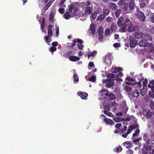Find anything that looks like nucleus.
Here are the masks:
<instances>
[{
    "instance_id": "nucleus-1",
    "label": "nucleus",
    "mask_w": 154,
    "mask_h": 154,
    "mask_svg": "<svg viewBox=\"0 0 154 154\" xmlns=\"http://www.w3.org/2000/svg\"><path fill=\"white\" fill-rule=\"evenodd\" d=\"M128 27L127 30L130 32L136 31L138 28L137 26H133L132 22L128 18H126L124 20V22L120 26V30L122 32H125L127 27Z\"/></svg>"
},
{
    "instance_id": "nucleus-2",
    "label": "nucleus",
    "mask_w": 154,
    "mask_h": 154,
    "mask_svg": "<svg viewBox=\"0 0 154 154\" xmlns=\"http://www.w3.org/2000/svg\"><path fill=\"white\" fill-rule=\"evenodd\" d=\"M78 11V8L72 4H71L69 6V12H66L64 16V18L68 20L71 17L76 16L77 15V12Z\"/></svg>"
},
{
    "instance_id": "nucleus-3",
    "label": "nucleus",
    "mask_w": 154,
    "mask_h": 154,
    "mask_svg": "<svg viewBox=\"0 0 154 154\" xmlns=\"http://www.w3.org/2000/svg\"><path fill=\"white\" fill-rule=\"evenodd\" d=\"M84 5L85 8V14L86 15L91 14L93 10V4L89 1L88 0L85 3Z\"/></svg>"
},
{
    "instance_id": "nucleus-4",
    "label": "nucleus",
    "mask_w": 154,
    "mask_h": 154,
    "mask_svg": "<svg viewBox=\"0 0 154 154\" xmlns=\"http://www.w3.org/2000/svg\"><path fill=\"white\" fill-rule=\"evenodd\" d=\"M135 15L137 16L140 20L141 22H143L146 20V17L144 13L138 10Z\"/></svg>"
},
{
    "instance_id": "nucleus-5",
    "label": "nucleus",
    "mask_w": 154,
    "mask_h": 154,
    "mask_svg": "<svg viewBox=\"0 0 154 154\" xmlns=\"http://www.w3.org/2000/svg\"><path fill=\"white\" fill-rule=\"evenodd\" d=\"M103 82L104 83H106L105 87L108 88H110L114 85V82L112 81V79H103Z\"/></svg>"
},
{
    "instance_id": "nucleus-6",
    "label": "nucleus",
    "mask_w": 154,
    "mask_h": 154,
    "mask_svg": "<svg viewBox=\"0 0 154 154\" xmlns=\"http://www.w3.org/2000/svg\"><path fill=\"white\" fill-rule=\"evenodd\" d=\"M147 48H146V51L149 53H152L154 54V47L152 44L149 43L148 44Z\"/></svg>"
},
{
    "instance_id": "nucleus-7",
    "label": "nucleus",
    "mask_w": 154,
    "mask_h": 154,
    "mask_svg": "<svg viewBox=\"0 0 154 154\" xmlns=\"http://www.w3.org/2000/svg\"><path fill=\"white\" fill-rule=\"evenodd\" d=\"M127 128V127L126 125L124 126L122 129H120V130H117V129H116L115 131H114V133L118 134L120 133V134H123V133L125 132Z\"/></svg>"
},
{
    "instance_id": "nucleus-8",
    "label": "nucleus",
    "mask_w": 154,
    "mask_h": 154,
    "mask_svg": "<svg viewBox=\"0 0 154 154\" xmlns=\"http://www.w3.org/2000/svg\"><path fill=\"white\" fill-rule=\"evenodd\" d=\"M134 39H135L134 38ZM129 40H130L129 42L130 47V48H134L137 44V41L134 39V40H132L131 38L130 37Z\"/></svg>"
},
{
    "instance_id": "nucleus-9",
    "label": "nucleus",
    "mask_w": 154,
    "mask_h": 154,
    "mask_svg": "<svg viewBox=\"0 0 154 154\" xmlns=\"http://www.w3.org/2000/svg\"><path fill=\"white\" fill-rule=\"evenodd\" d=\"M109 8L113 10H115L117 9L118 7L116 4L114 2L109 3L108 5Z\"/></svg>"
},
{
    "instance_id": "nucleus-10",
    "label": "nucleus",
    "mask_w": 154,
    "mask_h": 154,
    "mask_svg": "<svg viewBox=\"0 0 154 154\" xmlns=\"http://www.w3.org/2000/svg\"><path fill=\"white\" fill-rule=\"evenodd\" d=\"M106 91H107V92L106 93L105 95L107 97L109 98V99L110 100H114L116 98L115 96L113 94L109 93V91L107 90H106Z\"/></svg>"
},
{
    "instance_id": "nucleus-11",
    "label": "nucleus",
    "mask_w": 154,
    "mask_h": 154,
    "mask_svg": "<svg viewBox=\"0 0 154 154\" xmlns=\"http://www.w3.org/2000/svg\"><path fill=\"white\" fill-rule=\"evenodd\" d=\"M53 27V26L51 25H49L48 26V34L49 37H51L53 36V33L52 29H51Z\"/></svg>"
},
{
    "instance_id": "nucleus-12",
    "label": "nucleus",
    "mask_w": 154,
    "mask_h": 154,
    "mask_svg": "<svg viewBox=\"0 0 154 154\" xmlns=\"http://www.w3.org/2000/svg\"><path fill=\"white\" fill-rule=\"evenodd\" d=\"M132 129L131 127L130 126L128 127L127 131L124 133H123V134L122 135V137L124 138H126L128 136V135L132 131Z\"/></svg>"
},
{
    "instance_id": "nucleus-13",
    "label": "nucleus",
    "mask_w": 154,
    "mask_h": 154,
    "mask_svg": "<svg viewBox=\"0 0 154 154\" xmlns=\"http://www.w3.org/2000/svg\"><path fill=\"white\" fill-rule=\"evenodd\" d=\"M78 94H79L80 96L82 99L85 100L87 99V97L88 96V94L87 93L84 92H80V93L79 92H78Z\"/></svg>"
},
{
    "instance_id": "nucleus-14",
    "label": "nucleus",
    "mask_w": 154,
    "mask_h": 154,
    "mask_svg": "<svg viewBox=\"0 0 154 154\" xmlns=\"http://www.w3.org/2000/svg\"><path fill=\"white\" fill-rule=\"evenodd\" d=\"M143 112H146V114L145 115V116L147 118H149L152 117L153 113L151 111L150 109L147 110L145 109L143 111Z\"/></svg>"
},
{
    "instance_id": "nucleus-15",
    "label": "nucleus",
    "mask_w": 154,
    "mask_h": 154,
    "mask_svg": "<svg viewBox=\"0 0 154 154\" xmlns=\"http://www.w3.org/2000/svg\"><path fill=\"white\" fill-rule=\"evenodd\" d=\"M143 39L146 42L148 41H152V37L149 34H146L143 37Z\"/></svg>"
},
{
    "instance_id": "nucleus-16",
    "label": "nucleus",
    "mask_w": 154,
    "mask_h": 154,
    "mask_svg": "<svg viewBox=\"0 0 154 154\" xmlns=\"http://www.w3.org/2000/svg\"><path fill=\"white\" fill-rule=\"evenodd\" d=\"M148 44L149 43L146 42L143 39L141 40L139 42L138 45L140 47H145L147 46Z\"/></svg>"
},
{
    "instance_id": "nucleus-17",
    "label": "nucleus",
    "mask_w": 154,
    "mask_h": 154,
    "mask_svg": "<svg viewBox=\"0 0 154 154\" xmlns=\"http://www.w3.org/2000/svg\"><path fill=\"white\" fill-rule=\"evenodd\" d=\"M135 4L133 0H131L129 2V8L131 11L133 10L135 8Z\"/></svg>"
},
{
    "instance_id": "nucleus-18",
    "label": "nucleus",
    "mask_w": 154,
    "mask_h": 154,
    "mask_svg": "<svg viewBox=\"0 0 154 154\" xmlns=\"http://www.w3.org/2000/svg\"><path fill=\"white\" fill-rule=\"evenodd\" d=\"M143 140L144 141H146V143L147 144H149L150 143V139L149 138H148V135L146 134L145 133L144 134L143 137Z\"/></svg>"
},
{
    "instance_id": "nucleus-19",
    "label": "nucleus",
    "mask_w": 154,
    "mask_h": 154,
    "mask_svg": "<svg viewBox=\"0 0 154 154\" xmlns=\"http://www.w3.org/2000/svg\"><path fill=\"white\" fill-rule=\"evenodd\" d=\"M69 59L71 61L75 62L79 60L80 58L77 56H71L69 57Z\"/></svg>"
},
{
    "instance_id": "nucleus-20",
    "label": "nucleus",
    "mask_w": 154,
    "mask_h": 154,
    "mask_svg": "<svg viewBox=\"0 0 154 154\" xmlns=\"http://www.w3.org/2000/svg\"><path fill=\"white\" fill-rule=\"evenodd\" d=\"M143 35V34L142 32H135L134 35L135 38H141Z\"/></svg>"
},
{
    "instance_id": "nucleus-21",
    "label": "nucleus",
    "mask_w": 154,
    "mask_h": 154,
    "mask_svg": "<svg viewBox=\"0 0 154 154\" xmlns=\"http://www.w3.org/2000/svg\"><path fill=\"white\" fill-rule=\"evenodd\" d=\"M123 145L128 149L132 146V144L131 141L125 142L123 143Z\"/></svg>"
},
{
    "instance_id": "nucleus-22",
    "label": "nucleus",
    "mask_w": 154,
    "mask_h": 154,
    "mask_svg": "<svg viewBox=\"0 0 154 154\" xmlns=\"http://www.w3.org/2000/svg\"><path fill=\"white\" fill-rule=\"evenodd\" d=\"M149 145L147 144V143H146L143 145V148L147 151L152 150V146Z\"/></svg>"
},
{
    "instance_id": "nucleus-23",
    "label": "nucleus",
    "mask_w": 154,
    "mask_h": 154,
    "mask_svg": "<svg viewBox=\"0 0 154 154\" xmlns=\"http://www.w3.org/2000/svg\"><path fill=\"white\" fill-rule=\"evenodd\" d=\"M90 30L91 31L90 32L92 35H93L95 32V28L94 24H91L90 26Z\"/></svg>"
},
{
    "instance_id": "nucleus-24",
    "label": "nucleus",
    "mask_w": 154,
    "mask_h": 154,
    "mask_svg": "<svg viewBox=\"0 0 154 154\" xmlns=\"http://www.w3.org/2000/svg\"><path fill=\"white\" fill-rule=\"evenodd\" d=\"M103 121L105 122L108 125H112L114 123V122L112 120L107 118L104 119H103Z\"/></svg>"
},
{
    "instance_id": "nucleus-25",
    "label": "nucleus",
    "mask_w": 154,
    "mask_h": 154,
    "mask_svg": "<svg viewBox=\"0 0 154 154\" xmlns=\"http://www.w3.org/2000/svg\"><path fill=\"white\" fill-rule=\"evenodd\" d=\"M97 54V51H94L93 52H90L89 53L88 55V58L89 59V58L91 57H94Z\"/></svg>"
},
{
    "instance_id": "nucleus-26",
    "label": "nucleus",
    "mask_w": 154,
    "mask_h": 154,
    "mask_svg": "<svg viewBox=\"0 0 154 154\" xmlns=\"http://www.w3.org/2000/svg\"><path fill=\"white\" fill-rule=\"evenodd\" d=\"M133 97L134 98H137L139 95V92L137 90H135L133 92Z\"/></svg>"
},
{
    "instance_id": "nucleus-27",
    "label": "nucleus",
    "mask_w": 154,
    "mask_h": 154,
    "mask_svg": "<svg viewBox=\"0 0 154 154\" xmlns=\"http://www.w3.org/2000/svg\"><path fill=\"white\" fill-rule=\"evenodd\" d=\"M124 20L123 19L122 17H120L118 19L117 24L118 26L119 27L122 25V23Z\"/></svg>"
},
{
    "instance_id": "nucleus-28",
    "label": "nucleus",
    "mask_w": 154,
    "mask_h": 154,
    "mask_svg": "<svg viewBox=\"0 0 154 154\" xmlns=\"http://www.w3.org/2000/svg\"><path fill=\"white\" fill-rule=\"evenodd\" d=\"M106 17L105 15L103 14H100L98 17L97 18V20H99V21H102Z\"/></svg>"
},
{
    "instance_id": "nucleus-29",
    "label": "nucleus",
    "mask_w": 154,
    "mask_h": 154,
    "mask_svg": "<svg viewBox=\"0 0 154 154\" xmlns=\"http://www.w3.org/2000/svg\"><path fill=\"white\" fill-rule=\"evenodd\" d=\"M110 13L109 10L107 8H104L103 9V14L105 15V16L108 15Z\"/></svg>"
},
{
    "instance_id": "nucleus-30",
    "label": "nucleus",
    "mask_w": 154,
    "mask_h": 154,
    "mask_svg": "<svg viewBox=\"0 0 154 154\" xmlns=\"http://www.w3.org/2000/svg\"><path fill=\"white\" fill-rule=\"evenodd\" d=\"M116 10L115 12V16L116 18H118L119 17L121 13V10L119 9H117Z\"/></svg>"
},
{
    "instance_id": "nucleus-31",
    "label": "nucleus",
    "mask_w": 154,
    "mask_h": 154,
    "mask_svg": "<svg viewBox=\"0 0 154 154\" xmlns=\"http://www.w3.org/2000/svg\"><path fill=\"white\" fill-rule=\"evenodd\" d=\"M104 113L108 116L112 117L113 114L110 112H109L107 110H104Z\"/></svg>"
},
{
    "instance_id": "nucleus-32",
    "label": "nucleus",
    "mask_w": 154,
    "mask_h": 154,
    "mask_svg": "<svg viewBox=\"0 0 154 154\" xmlns=\"http://www.w3.org/2000/svg\"><path fill=\"white\" fill-rule=\"evenodd\" d=\"M115 149L117 153H118L120 152L122 150V148L120 146H118L116 147L115 148Z\"/></svg>"
},
{
    "instance_id": "nucleus-33",
    "label": "nucleus",
    "mask_w": 154,
    "mask_h": 154,
    "mask_svg": "<svg viewBox=\"0 0 154 154\" xmlns=\"http://www.w3.org/2000/svg\"><path fill=\"white\" fill-rule=\"evenodd\" d=\"M107 77L109 79L116 78V75H114L113 73L109 74L107 75Z\"/></svg>"
},
{
    "instance_id": "nucleus-34",
    "label": "nucleus",
    "mask_w": 154,
    "mask_h": 154,
    "mask_svg": "<svg viewBox=\"0 0 154 154\" xmlns=\"http://www.w3.org/2000/svg\"><path fill=\"white\" fill-rule=\"evenodd\" d=\"M54 13L51 12L49 15V20L50 22H53L54 20Z\"/></svg>"
},
{
    "instance_id": "nucleus-35",
    "label": "nucleus",
    "mask_w": 154,
    "mask_h": 154,
    "mask_svg": "<svg viewBox=\"0 0 154 154\" xmlns=\"http://www.w3.org/2000/svg\"><path fill=\"white\" fill-rule=\"evenodd\" d=\"M96 80V77L94 75H93L88 79V81L92 82H94Z\"/></svg>"
},
{
    "instance_id": "nucleus-36",
    "label": "nucleus",
    "mask_w": 154,
    "mask_h": 154,
    "mask_svg": "<svg viewBox=\"0 0 154 154\" xmlns=\"http://www.w3.org/2000/svg\"><path fill=\"white\" fill-rule=\"evenodd\" d=\"M122 125V124L121 123H118L116 124L115 125V127L116 128V129H117V130H120L121 128V126Z\"/></svg>"
},
{
    "instance_id": "nucleus-37",
    "label": "nucleus",
    "mask_w": 154,
    "mask_h": 154,
    "mask_svg": "<svg viewBox=\"0 0 154 154\" xmlns=\"http://www.w3.org/2000/svg\"><path fill=\"white\" fill-rule=\"evenodd\" d=\"M113 120L116 122H119L122 121V119L120 117H116L114 118Z\"/></svg>"
},
{
    "instance_id": "nucleus-38",
    "label": "nucleus",
    "mask_w": 154,
    "mask_h": 154,
    "mask_svg": "<svg viewBox=\"0 0 154 154\" xmlns=\"http://www.w3.org/2000/svg\"><path fill=\"white\" fill-rule=\"evenodd\" d=\"M73 52L71 51H69L67 53L65 54V56L66 57H70L71 54H72Z\"/></svg>"
},
{
    "instance_id": "nucleus-39",
    "label": "nucleus",
    "mask_w": 154,
    "mask_h": 154,
    "mask_svg": "<svg viewBox=\"0 0 154 154\" xmlns=\"http://www.w3.org/2000/svg\"><path fill=\"white\" fill-rule=\"evenodd\" d=\"M45 39L46 40V42H50L52 41V39L51 37H49L48 36L46 35L45 37Z\"/></svg>"
},
{
    "instance_id": "nucleus-40",
    "label": "nucleus",
    "mask_w": 154,
    "mask_h": 154,
    "mask_svg": "<svg viewBox=\"0 0 154 154\" xmlns=\"http://www.w3.org/2000/svg\"><path fill=\"white\" fill-rule=\"evenodd\" d=\"M125 88L126 91V92H130L132 90L131 88L128 85H126Z\"/></svg>"
},
{
    "instance_id": "nucleus-41",
    "label": "nucleus",
    "mask_w": 154,
    "mask_h": 154,
    "mask_svg": "<svg viewBox=\"0 0 154 154\" xmlns=\"http://www.w3.org/2000/svg\"><path fill=\"white\" fill-rule=\"evenodd\" d=\"M103 29L101 26L98 28V34H102L103 32Z\"/></svg>"
},
{
    "instance_id": "nucleus-42",
    "label": "nucleus",
    "mask_w": 154,
    "mask_h": 154,
    "mask_svg": "<svg viewBox=\"0 0 154 154\" xmlns=\"http://www.w3.org/2000/svg\"><path fill=\"white\" fill-rule=\"evenodd\" d=\"M73 78L74 81L75 82H77L79 81V78L76 74L75 73L73 75Z\"/></svg>"
},
{
    "instance_id": "nucleus-43",
    "label": "nucleus",
    "mask_w": 154,
    "mask_h": 154,
    "mask_svg": "<svg viewBox=\"0 0 154 154\" xmlns=\"http://www.w3.org/2000/svg\"><path fill=\"white\" fill-rule=\"evenodd\" d=\"M126 80L131 82L135 81V79L131 78L130 76H127L126 78Z\"/></svg>"
},
{
    "instance_id": "nucleus-44",
    "label": "nucleus",
    "mask_w": 154,
    "mask_h": 154,
    "mask_svg": "<svg viewBox=\"0 0 154 154\" xmlns=\"http://www.w3.org/2000/svg\"><path fill=\"white\" fill-rule=\"evenodd\" d=\"M140 132V129H137L135 131V132L133 133V137H134L138 135Z\"/></svg>"
},
{
    "instance_id": "nucleus-45",
    "label": "nucleus",
    "mask_w": 154,
    "mask_h": 154,
    "mask_svg": "<svg viewBox=\"0 0 154 154\" xmlns=\"http://www.w3.org/2000/svg\"><path fill=\"white\" fill-rule=\"evenodd\" d=\"M128 3H125L124 4L123 8L125 11H127L128 9Z\"/></svg>"
},
{
    "instance_id": "nucleus-46",
    "label": "nucleus",
    "mask_w": 154,
    "mask_h": 154,
    "mask_svg": "<svg viewBox=\"0 0 154 154\" xmlns=\"http://www.w3.org/2000/svg\"><path fill=\"white\" fill-rule=\"evenodd\" d=\"M104 62L106 64H111V61L109 60V59H107L106 58H105L104 59Z\"/></svg>"
},
{
    "instance_id": "nucleus-47",
    "label": "nucleus",
    "mask_w": 154,
    "mask_h": 154,
    "mask_svg": "<svg viewBox=\"0 0 154 154\" xmlns=\"http://www.w3.org/2000/svg\"><path fill=\"white\" fill-rule=\"evenodd\" d=\"M45 18L43 17L42 19V23L41 25V28H44L45 24Z\"/></svg>"
},
{
    "instance_id": "nucleus-48",
    "label": "nucleus",
    "mask_w": 154,
    "mask_h": 154,
    "mask_svg": "<svg viewBox=\"0 0 154 154\" xmlns=\"http://www.w3.org/2000/svg\"><path fill=\"white\" fill-rule=\"evenodd\" d=\"M77 45L78 49L80 50H82L84 48V45L82 44H78Z\"/></svg>"
},
{
    "instance_id": "nucleus-49",
    "label": "nucleus",
    "mask_w": 154,
    "mask_h": 154,
    "mask_svg": "<svg viewBox=\"0 0 154 154\" xmlns=\"http://www.w3.org/2000/svg\"><path fill=\"white\" fill-rule=\"evenodd\" d=\"M149 95L150 97L153 99L154 98V92L149 91Z\"/></svg>"
},
{
    "instance_id": "nucleus-50",
    "label": "nucleus",
    "mask_w": 154,
    "mask_h": 154,
    "mask_svg": "<svg viewBox=\"0 0 154 154\" xmlns=\"http://www.w3.org/2000/svg\"><path fill=\"white\" fill-rule=\"evenodd\" d=\"M149 107L151 109L154 110V102H153L152 100L150 103Z\"/></svg>"
},
{
    "instance_id": "nucleus-51",
    "label": "nucleus",
    "mask_w": 154,
    "mask_h": 154,
    "mask_svg": "<svg viewBox=\"0 0 154 154\" xmlns=\"http://www.w3.org/2000/svg\"><path fill=\"white\" fill-rule=\"evenodd\" d=\"M55 29L56 30V36L58 37L59 34V27L58 26H56Z\"/></svg>"
},
{
    "instance_id": "nucleus-52",
    "label": "nucleus",
    "mask_w": 154,
    "mask_h": 154,
    "mask_svg": "<svg viewBox=\"0 0 154 154\" xmlns=\"http://www.w3.org/2000/svg\"><path fill=\"white\" fill-rule=\"evenodd\" d=\"M97 15V14L96 12L93 13L91 14V17H92V19L94 20L96 18Z\"/></svg>"
},
{
    "instance_id": "nucleus-53",
    "label": "nucleus",
    "mask_w": 154,
    "mask_h": 154,
    "mask_svg": "<svg viewBox=\"0 0 154 154\" xmlns=\"http://www.w3.org/2000/svg\"><path fill=\"white\" fill-rule=\"evenodd\" d=\"M124 0H120L118 2V4L120 6L123 5L124 4Z\"/></svg>"
},
{
    "instance_id": "nucleus-54",
    "label": "nucleus",
    "mask_w": 154,
    "mask_h": 154,
    "mask_svg": "<svg viewBox=\"0 0 154 154\" xmlns=\"http://www.w3.org/2000/svg\"><path fill=\"white\" fill-rule=\"evenodd\" d=\"M141 2L140 4V6L141 8L144 7L145 6V2L143 1H141Z\"/></svg>"
},
{
    "instance_id": "nucleus-55",
    "label": "nucleus",
    "mask_w": 154,
    "mask_h": 154,
    "mask_svg": "<svg viewBox=\"0 0 154 154\" xmlns=\"http://www.w3.org/2000/svg\"><path fill=\"white\" fill-rule=\"evenodd\" d=\"M131 127L132 130L133 129L136 128H137L138 127V124H135L134 125H131L130 126Z\"/></svg>"
},
{
    "instance_id": "nucleus-56",
    "label": "nucleus",
    "mask_w": 154,
    "mask_h": 154,
    "mask_svg": "<svg viewBox=\"0 0 154 154\" xmlns=\"http://www.w3.org/2000/svg\"><path fill=\"white\" fill-rule=\"evenodd\" d=\"M57 50V48L54 47H51L49 50L51 52L55 51Z\"/></svg>"
},
{
    "instance_id": "nucleus-57",
    "label": "nucleus",
    "mask_w": 154,
    "mask_h": 154,
    "mask_svg": "<svg viewBox=\"0 0 154 154\" xmlns=\"http://www.w3.org/2000/svg\"><path fill=\"white\" fill-rule=\"evenodd\" d=\"M58 11L60 14H63L64 13L65 10L63 8H60L58 9Z\"/></svg>"
},
{
    "instance_id": "nucleus-58",
    "label": "nucleus",
    "mask_w": 154,
    "mask_h": 154,
    "mask_svg": "<svg viewBox=\"0 0 154 154\" xmlns=\"http://www.w3.org/2000/svg\"><path fill=\"white\" fill-rule=\"evenodd\" d=\"M102 11V8L99 7L97 9V10H96V13H97H97H98V14H100L101 13Z\"/></svg>"
},
{
    "instance_id": "nucleus-59",
    "label": "nucleus",
    "mask_w": 154,
    "mask_h": 154,
    "mask_svg": "<svg viewBox=\"0 0 154 154\" xmlns=\"http://www.w3.org/2000/svg\"><path fill=\"white\" fill-rule=\"evenodd\" d=\"M51 4V3H50V2H48V3L45 6V7L44 9L45 10L48 9V8L50 6Z\"/></svg>"
},
{
    "instance_id": "nucleus-60",
    "label": "nucleus",
    "mask_w": 154,
    "mask_h": 154,
    "mask_svg": "<svg viewBox=\"0 0 154 154\" xmlns=\"http://www.w3.org/2000/svg\"><path fill=\"white\" fill-rule=\"evenodd\" d=\"M113 46L115 48H118L120 46V43H115L113 45Z\"/></svg>"
},
{
    "instance_id": "nucleus-61",
    "label": "nucleus",
    "mask_w": 154,
    "mask_h": 154,
    "mask_svg": "<svg viewBox=\"0 0 154 154\" xmlns=\"http://www.w3.org/2000/svg\"><path fill=\"white\" fill-rule=\"evenodd\" d=\"M103 108L104 109H106L109 110H110V106L103 105Z\"/></svg>"
},
{
    "instance_id": "nucleus-62",
    "label": "nucleus",
    "mask_w": 154,
    "mask_h": 154,
    "mask_svg": "<svg viewBox=\"0 0 154 154\" xmlns=\"http://www.w3.org/2000/svg\"><path fill=\"white\" fill-rule=\"evenodd\" d=\"M99 38H98V40L99 41H102L103 40V34H99Z\"/></svg>"
},
{
    "instance_id": "nucleus-63",
    "label": "nucleus",
    "mask_w": 154,
    "mask_h": 154,
    "mask_svg": "<svg viewBox=\"0 0 154 154\" xmlns=\"http://www.w3.org/2000/svg\"><path fill=\"white\" fill-rule=\"evenodd\" d=\"M150 20L151 21L154 23V13L152 14L151 16Z\"/></svg>"
},
{
    "instance_id": "nucleus-64",
    "label": "nucleus",
    "mask_w": 154,
    "mask_h": 154,
    "mask_svg": "<svg viewBox=\"0 0 154 154\" xmlns=\"http://www.w3.org/2000/svg\"><path fill=\"white\" fill-rule=\"evenodd\" d=\"M105 34L106 35H108L110 33V30L109 29H106L105 31Z\"/></svg>"
}]
</instances>
